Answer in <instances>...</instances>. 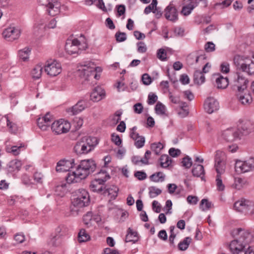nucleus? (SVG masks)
<instances>
[{"mask_svg": "<svg viewBox=\"0 0 254 254\" xmlns=\"http://www.w3.org/2000/svg\"><path fill=\"white\" fill-rule=\"evenodd\" d=\"M105 91L99 86L95 87L90 94V100L93 102L101 100L105 96Z\"/></svg>", "mask_w": 254, "mask_h": 254, "instance_id": "b1692460", "label": "nucleus"}, {"mask_svg": "<svg viewBox=\"0 0 254 254\" xmlns=\"http://www.w3.org/2000/svg\"><path fill=\"white\" fill-rule=\"evenodd\" d=\"M110 178L109 175H105V177L101 178L95 179L91 182L90 185V190L94 192H103L104 189V183Z\"/></svg>", "mask_w": 254, "mask_h": 254, "instance_id": "f8f14e48", "label": "nucleus"}, {"mask_svg": "<svg viewBox=\"0 0 254 254\" xmlns=\"http://www.w3.org/2000/svg\"><path fill=\"white\" fill-rule=\"evenodd\" d=\"M43 67L41 64L36 65L31 71V75L33 78L39 79L42 75Z\"/></svg>", "mask_w": 254, "mask_h": 254, "instance_id": "473e14b6", "label": "nucleus"}, {"mask_svg": "<svg viewBox=\"0 0 254 254\" xmlns=\"http://www.w3.org/2000/svg\"><path fill=\"white\" fill-rule=\"evenodd\" d=\"M238 173H245L254 170V158L250 157L246 160H237L235 166Z\"/></svg>", "mask_w": 254, "mask_h": 254, "instance_id": "6e6552de", "label": "nucleus"}, {"mask_svg": "<svg viewBox=\"0 0 254 254\" xmlns=\"http://www.w3.org/2000/svg\"><path fill=\"white\" fill-rule=\"evenodd\" d=\"M248 81L241 73L237 72L233 80L234 88H237L239 92L244 91L247 88Z\"/></svg>", "mask_w": 254, "mask_h": 254, "instance_id": "dca6fc26", "label": "nucleus"}, {"mask_svg": "<svg viewBox=\"0 0 254 254\" xmlns=\"http://www.w3.org/2000/svg\"><path fill=\"white\" fill-rule=\"evenodd\" d=\"M98 143L97 138L84 136L76 142L73 150L77 155L86 154L93 150Z\"/></svg>", "mask_w": 254, "mask_h": 254, "instance_id": "f03ea898", "label": "nucleus"}, {"mask_svg": "<svg viewBox=\"0 0 254 254\" xmlns=\"http://www.w3.org/2000/svg\"><path fill=\"white\" fill-rule=\"evenodd\" d=\"M65 184H62L60 185H58L55 188V191L57 194L59 195H62L64 194L65 190Z\"/></svg>", "mask_w": 254, "mask_h": 254, "instance_id": "864d4df0", "label": "nucleus"}, {"mask_svg": "<svg viewBox=\"0 0 254 254\" xmlns=\"http://www.w3.org/2000/svg\"><path fill=\"white\" fill-rule=\"evenodd\" d=\"M238 131L245 135H247L254 131V125L248 120H240L238 124Z\"/></svg>", "mask_w": 254, "mask_h": 254, "instance_id": "ddd939ff", "label": "nucleus"}, {"mask_svg": "<svg viewBox=\"0 0 254 254\" xmlns=\"http://www.w3.org/2000/svg\"><path fill=\"white\" fill-rule=\"evenodd\" d=\"M89 106V103L84 100H80L66 111H82L84 110H87Z\"/></svg>", "mask_w": 254, "mask_h": 254, "instance_id": "a878e982", "label": "nucleus"}, {"mask_svg": "<svg viewBox=\"0 0 254 254\" xmlns=\"http://www.w3.org/2000/svg\"><path fill=\"white\" fill-rule=\"evenodd\" d=\"M237 69L248 75H254V62L249 57L236 55L233 59Z\"/></svg>", "mask_w": 254, "mask_h": 254, "instance_id": "7ed1b4c3", "label": "nucleus"}, {"mask_svg": "<svg viewBox=\"0 0 254 254\" xmlns=\"http://www.w3.org/2000/svg\"><path fill=\"white\" fill-rule=\"evenodd\" d=\"M30 52L29 48H25L19 51V56L23 61H26L29 59Z\"/></svg>", "mask_w": 254, "mask_h": 254, "instance_id": "79ce46f5", "label": "nucleus"}, {"mask_svg": "<svg viewBox=\"0 0 254 254\" xmlns=\"http://www.w3.org/2000/svg\"><path fill=\"white\" fill-rule=\"evenodd\" d=\"M5 118H6L7 126L9 127V131L11 133H15L17 131L16 125L10 121L8 115H6Z\"/></svg>", "mask_w": 254, "mask_h": 254, "instance_id": "de8ad7c7", "label": "nucleus"}, {"mask_svg": "<svg viewBox=\"0 0 254 254\" xmlns=\"http://www.w3.org/2000/svg\"><path fill=\"white\" fill-rule=\"evenodd\" d=\"M165 177V176L162 172H159L151 175L150 178L151 181L154 182H162L164 181Z\"/></svg>", "mask_w": 254, "mask_h": 254, "instance_id": "4c0bfd02", "label": "nucleus"}, {"mask_svg": "<svg viewBox=\"0 0 254 254\" xmlns=\"http://www.w3.org/2000/svg\"><path fill=\"white\" fill-rule=\"evenodd\" d=\"M212 204L211 202L209 201L207 199H203L201 200L200 207L202 211H205L210 209L212 207Z\"/></svg>", "mask_w": 254, "mask_h": 254, "instance_id": "c03bdc74", "label": "nucleus"}, {"mask_svg": "<svg viewBox=\"0 0 254 254\" xmlns=\"http://www.w3.org/2000/svg\"><path fill=\"white\" fill-rule=\"evenodd\" d=\"M8 166L9 168H12L13 170H19L21 166V163L18 160H14L9 163Z\"/></svg>", "mask_w": 254, "mask_h": 254, "instance_id": "8fccbe9b", "label": "nucleus"}, {"mask_svg": "<svg viewBox=\"0 0 254 254\" xmlns=\"http://www.w3.org/2000/svg\"><path fill=\"white\" fill-rule=\"evenodd\" d=\"M216 86L218 89L226 88L228 85L229 82L227 77H223L222 75H218L215 79Z\"/></svg>", "mask_w": 254, "mask_h": 254, "instance_id": "c85d7f7f", "label": "nucleus"}, {"mask_svg": "<svg viewBox=\"0 0 254 254\" xmlns=\"http://www.w3.org/2000/svg\"><path fill=\"white\" fill-rule=\"evenodd\" d=\"M204 108L206 111H217L220 108L219 103L215 98L209 97L204 101Z\"/></svg>", "mask_w": 254, "mask_h": 254, "instance_id": "aec40b11", "label": "nucleus"}, {"mask_svg": "<svg viewBox=\"0 0 254 254\" xmlns=\"http://www.w3.org/2000/svg\"><path fill=\"white\" fill-rule=\"evenodd\" d=\"M45 5L47 7L49 14L51 16H55L60 11L61 4L57 0L49 1Z\"/></svg>", "mask_w": 254, "mask_h": 254, "instance_id": "5701e85b", "label": "nucleus"}, {"mask_svg": "<svg viewBox=\"0 0 254 254\" xmlns=\"http://www.w3.org/2000/svg\"><path fill=\"white\" fill-rule=\"evenodd\" d=\"M163 145L160 143H154L151 145V148L153 151L157 155H158L160 151L163 148Z\"/></svg>", "mask_w": 254, "mask_h": 254, "instance_id": "a18cd8bd", "label": "nucleus"}, {"mask_svg": "<svg viewBox=\"0 0 254 254\" xmlns=\"http://www.w3.org/2000/svg\"><path fill=\"white\" fill-rule=\"evenodd\" d=\"M180 150L175 149L174 148H171L169 150V153L170 156L175 157L179 156L181 154Z\"/></svg>", "mask_w": 254, "mask_h": 254, "instance_id": "774afa93", "label": "nucleus"}, {"mask_svg": "<svg viewBox=\"0 0 254 254\" xmlns=\"http://www.w3.org/2000/svg\"><path fill=\"white\" fill-rule=\"evenodd\" d=\"M87 48L84 37L81 35L79 39H74L71 42H67L65 48L69 54H78L79 51L85 50Z\"/></svg>", "mask_w": 254, "mask_h": 254, "instance_id": "20e7f679", "label": "nucleus"}, {"mask_svg": "<svg viewBox=\"0 0 254 254\" xmlns=\"http://www.w3.org/2000/svg\"><path fill=\"white\" fill-rule=\"evenodd\" d=\"M66 232V229L64 226H61L57 227L56 229V235L51 240V244L55 246L59 245L61 243V237L65 235Z\"/></svg>", "mask_w": 254, "mask_h": 254, "instance_id": "4be33fe9", "label": "nucleus"}, {"mask_svg": "<svg viewBox=\"0 0 254 254\" xmlns=\"http://www.w3.org/2000/svg\"><path fill=\"white\" fill-rule=\"evenodd\" d=\"M142 81L144 84L147 85H149L152 82L151 77L147 73L142 75Z\"/></svg>", "mask_w": 254, "mask_h": 254, "instance_id": "69168bd1", "label": "nucleus"}, {"mask_svg": "<svg viewBox=\"0 0 254 254\" xmlns=\"http://www.w3.org/2000/svg\"><path fill=\"white\" fill-rule=\"evenodd\" d=\"M84 201L76 197L75 198L72 202V207L71 211H78L77 208H82L87 205V197H85Z\"/></svg>", "mask_w": 254, "mask_h": 254, "instance_id": "bb28decb", "label": "nucleus"}, {"mask_svg": "<svg viewBox=\"0 0 254 254\" xmlns=\"http://www.w3.org/2000/svg\"><path fill=\"white\" fill-rule=\"evenodd\" d=\"M221 136L225 141L233 142L240 138V133L237 128L231 127L223 130Z\"/></svg>", "mask_w": 254, "mask_h": 254, "instance_id": "4468645a", "label": "nucleus"}, {"mask_svg": "<svg viewBox=\"0 0 254 254\" xmlns=\"http://www.w3.org/2000/svg\"><path fill=\"white\" fill-rule=\"evenodd\" d=\"M193 9V6L191 7L190 5L188 4V5L183 7L181 13L185 16H188L190 14Z\"/></svg>", "mask_w": 254, "mask_h": 254, "instance_id": "5fc2aeb1", "label": "nucleus"}, {"mask_svg": "<svg viewBox=\"0 0 254 254\" xmlns=\"http://www.w3.org/2000/svg\"><path fill=\"white\" fill-rule=\"evenodd\" d=\"M182 165L186 168H190L192 164V160L190 157L188 156L184 157L182 161Z\"/></svg>", "mask_w": 254, "mask_h": 254, "instance_id": "3c124183", "label": "nucleus"}, {"mask_svg": "<svg viewBox=\"0 0 254 254\" xmlns=\"http://www.w3.org/2000/svg\"><path fill=\"white\" fill-rule=\"evenodd\" d=\"M90 238V236L84 229L80 230L78 236V240L79 243L87 242Z\"/></svg>", "mask_w": 254, "mask_h": 254, "instance_id": "e433bc0d", "label": "nucleus"}, {"mask_svg": "<svg viewBox=\"0 0 254 254\" xmlns=\"http://www.w3.org/2000/svg\"><path fill=\"white\" fill-rule=\"evenodd\" d=\"M71 127L69 122L64 119L55 121L51 124V129L55 134L59 135L68 132Z\"/></svg>", "mask_w": 254, "mask_h": 254, "instance_id": "0eeeda50", "label": "nucleus"}, {"mask_svg": "<svg viewBox=\"0 0 254 254\" xmlns=\"http://www.w3.org/2000/svg\"><path fill=\"white\" fill-rule=\"evenodd\" d=\"M249 247L235 240L229 244V249L232 254H246Z\"/></svg>", "mask_w": 254, "mask_h": 254, "instance_id": "2eb2a0df", "label": "nucleus"}, {"mask_svg": "<svg viewBox=\"0 0 254 254\" xmlns=\"http://www.w3.org/2000/svg\"><path fill=\"white\" fill-rule=\"evenodd\" d=\"M215 45L211 42L206 43L204 46L205 50L207 52H211L215 50Z\"/></svg>", "mask_w": 254, "mask_h": 254, "instance_id": "e2e57ef3", "label": "nucleus"}, {"mask_svg": "<svg viewBox=\"0 0 254 254\" xmlns=\"http://www.w3.org/2000/svg\"><path fill=\"white\" fill-rule=\"evenodd\" d=\"M137 52L139 53H144L147 51V47L144 42H140L137 43Z\"/></svg>", "mask_w": 254, "mask_h": 254, "instance_id": "4d7b16f0", "label": "nucleus"}, {"mask_svg": "<svg viewBox=\"0 0 254 254\" xmlns=\"http://www.w3.org/2000/svg\"><path fill=\"white\" fill-rule=\"evenodd\" d=\"M115 36L117 41L120 42H123L127 39L126 34L125 33L117 32Z\"/></svg>", "mask_w": 254, "mask_h": 254, "instance_id": "0e129e2a", "label": "nucleus"}, {"mask_svg": "<svg viewBox=\"0 0 254 254\" xmlns=\"http://www.w3.org/2000/svg\"><path fill=\"white\" fill-rule=\"evenodd\" d=\"M191 238L190 237H186L183 241L178 244V248L180 251H186L191 242Z\"/></svg>", "mask_w": 254, "mask_h": 254, "instance_id": "f704fd0d", "label": "nucleus"}, {"mask_svg": "<svg viewBox=\"0 0 254 254\" xmlns=\"http://www.w3.org/2000/svg\"><path fill=\"white\" fill-rule=\"evenodd\" d=\"M75 165L74 160L73 159L60 160L57 163L56 171L59 172L69 171L70 169L73 168Z\"/></svg>", "mask_w": 254, "mask_h": 254, "instance_id": "6ab92c4d", "label": "nucleus"}, {"mask_svg": "<svg viewBox=\"0 0 254 254\" xmlns=\"http://www.w3.org/2000/svg\"><path fill=\"white\" fill-rule=\"evenodd\" d=\"M73 124L76 129H79L82 126L83 123V119L79 117H74L73 118Z\"/></svg>", "mask_w": 254, "mask_h": 254, "instance_id": "09e8293b", "label": "nucleus"}, {"mask_svg": "<svg viewBox=\"0 0 254 254\" xmlns=\"http://www.w3.org/2000/svg\"><path fill=\"white\" fill-rule=\"evenodd\" d=\"M192 175L197 177H200L202 180H204V170L201 165L194 164L191 170Z\"/></svg>", "mask_w": 254, "mask_h": 254, "instance_id": "cd10ccee", "label": "nucleus"}, {"mask_svg": "<svg viewBox=\"0 0 254 254\" xmlns=\"http://www.w3.org/2000/svg\"><path fill=\"white\" fill-rule=\"evenodd\" d=\"M134 176L139 180H144L147 177L146 173L143 171L136 172L134 173Z\"/></svg>", "mask_w": 254, "mask_h": 254, "instance_id": "338daca9", "label": "nucleus"}, {"mask_svg": "<svg viewBox=\"0 0 254 254\" xmlns=\"http://www.w3.org/2000/svg\"><path fill=\"white\" fill-rule=\"evenodd\" d=\"M54 120L55 118L51 113L47 112L45 115H40L37 120V125L41 130L46 131Z\"/></svg>", "mask_w": 254, "mask_h": 254, "instance_id": "9d476101", "label": "nucleus"}, {"mask_svg": "<svg viewBox=\"0 0 254 254\" xmlns=\"http://www.w3.org/2000/svg\"><path fill=\"white\" fill-rule=\"evenodd\" d=\"M193 77L194 82L197 84H201L205 81V76L200 71H195L194 73Z\"/></svg>", "mask_w": 254, "mask_h": 254, "instance_id": "72a5a7b5", "label": "nucleus"}, {"mask_svg": "<svg viewBox=\"0 0 254 254\" xmlns=\"http://www.w3.org/2000/svg\"><path fill=\"white\" fill-rule=\"evenodd\" d=\"M160 162L161 167L166 168L171 165L172 160L168 155H162L160 158Z\"/></svg>", "mask_w": 254, "mask_h": 254, "instance_id": "c9c22d12", "label": "nucleus"}, {"mask_svg": "<svg viewBox=\"0 0 254 254\" xmlns=\"http://www.w3.org/2000/svg\"><path fill=\"white\" fill-rule=\"evenodd\" d=\"M20 34V30L14 27H8L2 32L3 37L7 40L11 41L17 39Z\"/></svg>", "mask_w": 254, "mask_h": 254, "instance_id": "a211bd4d", "label": "nucleus"}, {"mask_svg": "<svg viewBox=\"0 0 254 254\" xmlns=\"http://www.w3.org/2000/svg\"><path fill=\"white\" fill-rule=\"evenodd\" d=\"M188 1H189V3L191 7L193 6V9H194L195 7H196L199 2H201L202 3V6L205 7L207 6V0H187Z\"/></svg>", "mask_w": 254, "mask_h": 254, "instance_id": "49530a36", "label": "nucleus"}, {"mask_svg": "<svg viewBox=\"0 0 254 254\" xmlns=\"http://www.w3.org/2000/svg\"><path fill=\"white\" fill-rule=\"evenodd\" d=\"M231 234L234 240L249 246L253 240V236L247 230L239 228L233 230Z\"/></svg>", "mask_w": 254, "mask_h": 254, "instance_id": "39448f33", "label": "nucleus"}, {"mask_svg": "<svg viewBox=\"0 0 254 254\" xmlns=\"http://www.w3.org/2000/svg\"><path fill=\"white\" fill-rule=\"evenodd\" d=\"M157 58L161 61H165L167 59L166 53L163 49H160L157 52Z\"/></svg>", "mask_w": 254, "mask_h": 254, "instance_id": "052dcab7", "label": "nucleus"}, {"mask_svg": "<svg viewBox=\"0 0 254 254\" xmlns=\"http://www.w3.org/2000/svg\"><path fill=\"white\" fill-rule=\"evenodd\" d=\"M144 143L145 138L144 137L141 136L139 137L138 139L135 140L134 145L137 148H140L144 146Z\"/></svg>", "mask_w": 254, "mask_h": 254, "instance_id": "bf43d9fd", "label": "nucleus"}, {"mask_svg": "<svg viewBox=\"0 0 254 254\" xmlns=\"http://www.w3.org/2000/svg\"><path fill=\"white\" fill-rule=\"evenodd\" d=\"M45 71L50 76H56L62 72V66L56 61H48L45 65Z\"/></svg>", "mask_w": 254, "mask_h": 254, "instance_id": "9b49d317", "label": "nucleus"}, {"mask_svg": "<svg viewBox=\"0 0 254 254\" xmlns=\"http://www.w3.org/2000/svg\"><path fill=\"white\" fill-rule=\"evenodd\" d=\"M92 217V213L91 212H88L85 215H84L83 220L85 225L88 226L91 225Z\"/></svg>", "mask_w": 254, "mask_h": 254, "instance_id": "6e6d98bb", "label": "nucleus"}, {"mask_svg": "<svg viewBox=\"0 0 254 254\" xmlns=\"http://www.w3.org/2000/svg\"><path fill=\"white\" fill-rule=\"evenodd\" d=\"M94 3L100 9L104 11H107V9L103 0H94Z\"/></svg>", "mask_w": 254, "mask_h": 254, "instance_id": "680f3d73", "label": "nucleus"}, {"mask_svg": "<svg viewBox=\"0 0 254 254\" xmlns=\"http://www.w3.org/2000/svg\"><path fill=\"white\" fill-rule=\"evenodd\" d=\"M75 168V171L68 172L66 177V182L68 184L78 183L86 178L94 172L96 165L92 159L83 160Z\"/></svg>", "mask_w": 254, "mask_h": 254, "instance_id": "f257e3e1", "label": "nucleus"}, {"mask_svg": "<svg viewBox=\"0 0 254 254\" xmlns=\"http://www.w3.org/2000/svg\"><path fill=\"white\" fill-rule=\"evenodd\" d=\"M221 174H217L216 179L217 189L220 191L223 190L225 188V186L223 184L221 178Z\"/></svg>", "mask_w": 254, "mask_h": 254, "instance_id": "603ef678", "label": "nucleus"}, {"mask_svg": "<svg viewBox=\"0 0 254 254\" xmlns=\"http://www.w3.org/2000/svg\"><path fill=\"white\" fill-rule=\"evenodd\" d=\"M253 206V202L246 199L236 201L234 204L236 210L240 212H246Z\"/></svg>", "mask_w": 254, "mask_h": 254, "instance_id": "f3484780", "label": "nucleus"}, {"mask_svg": "<svg viewBox=\"0 0 254 254\" xmlns=\"http://www.w3.org/2000/svg\"><path fill=\"white\" fill-rule=\"evenodd\" d=\"M241 92H240L238 95L240 102L244 105L250 104L252 101V98L250 93H245L243 94Z\"/></svg>", "mask_w": 254, "mask_h": 254, "instance_id": "2f4dec72", "label": "nucleus"}, {"mask_svg": "<svg viewBox=\"0 0 254 254\" xmlns=\"http://www.w3.org/2000/svg\"><path fill=\"white\" fill-rule=\"evenodd\" d=\"M157 96L154 93H150L148 96L147 103L149 105L154 104L157 100Z\"/></svg>", "mask_w": 254, "mask_h": 254, "instance_id": "13d9d810", "label": "nucleus"}, {"mask_svg": "<svg viewBox=\"0 0 254 254\" xmlns=\"http://www.w3.org/2000/svg\"><path fill=\"white\" fill-rule=\"evenodd\" d=\"M103 193L107 194L111 196V198L115 199L118 195L119 189L115 185H111L105 187Z\"/></svg>", "mask_w": 254, "mask_h": 254, "instance_id": "393cba45", "label": "nucleus"}, {"mask_svg": "<svg viewBox=\"0 0 254 254\" xmlns=\"http://www.w3.org/2000/svg\"><path fill=\"white\" fill-rule=\"evenodd\" d=\"M246 182V181L243 179L241 178H235L233 187L236 189L240 190L243 188Z\"/></svg>", "mask_w": 254, "mask_h": 254, "instance_id": "a19ab883", "label": "nucleus"}, {"mask_svg": "<svg viewBox=\"0 0 254 254\" xmlns=\"http://www.w3.org/2000/svg\"><path fill=\"white\" fill-rule=\"evenodd\" d=\"M150 197L154 198L162 193L161 190L152 186L148 188Z\"/></svg>", "mask_w": 254, "mask_h": 254, "instance_id": "ea45409f", "label": "nucleus"}, {"mask_svg": "<svg viewBox=\"0 0 254 254\" xmlns=\"http://www.w3.org/2000/svg\"><path fill=\"white\" fill-rule=\"evenodd\" d=\"M85 196L87 197L88 205L90 201L88 192L84 189H79L77 194V197L84 201Z\"/></svg>", "mask_w": 254, "mask_h": 254, "instance_id": "58836bf2", "label": "nucleus"}, {"mask_svg": "<svg viewBox=\"0 0 254 254\" xmlns=\"http://www.w3.org/2000/svg\"><path fill=\"white\" fill-rule=\"evenodd\" d=\"M191 59H195V63H197L199 62H202L203 61L205 60L206 59V57L205 55H200L199 56L197 55L196 54H190L188 57H187V60L188 61H190Z\"/></svg>", "mask_w": 254, "mask_h": 254, "instance_id": "37998d69", "label": "nucleus"}, {"mask_svg": "<svg viewBox=\"0 0 254 254\" xmlns=\"http://www.w3.org/2000/svg\"><path fill=\"white\" fill-rule=\"evenodd\" d=\"M138 241L137 233L133 231L131 228H129L127 230V234L126 236V242H132L135 243Z\"/></svg>", "mask_w": 254, "mask_h": 254, "instance_id": "7c9ffc66", "label": "nucleus"}, {"mask_svg": "<svg viewBox=\"0 0 254 254\" xmlns=\"http://www.w3.org/2000/svg\"><path fill=\"white\" fill-rule=\"evenodd\" d=\"M24 147V144L21 143L20 145H13L12 146L6 145L5 147L6 151L11 153L14 155H18L21 152V149Z\"/></svg>", "mask_w": 254, "mask_h": 254, "instance_id": "c756f323", "label": "nucleus"}, {"mask_svg": "<svg viewBox=\"0 0 254 254\" xmlns=\"http://www.w3.org/2000/svg\"><path fill=\"white\" fill-rule=\"evenodd\" d=\"M226 156L225 152L217 150L215 152V168L217 174H222L225 172Z\"/></svg>", "mask_w": 254, "mask_h": 254, "instance_id": "1a4fd4ad", "label": "nucleus"}, {"mask_svg": "<svg viewBox=\"0 0 254 254\" xmlns=\"http://www.w3.org/2000/svg\"><path fill=\"white\" fill-rule=\"evenodd\" d=\"M166 18L172 22L176 21L178 19L177 9L172 4L169 5L165 10Z\"/></svg>", "mask_w": 254, "mask_h": 254, "instance_id": "412c9836", "label": "nucleus"}, {"mask_svg": "<svg viewBox=\"0 0 254 254\" xmlns=\"http://www.w3.org/2000/svg\"><path fill=\"white\" fill-rule=\"evenodd\" d=\"M94 72L95 64L92 62H85L78 66L77 74L86 80H88L90 76H93Z\"/></svg>", "mask_w": 254, "mask_h": 254, "instance_id": "423d86ee", "label": "nucleus"}]
</instances>
